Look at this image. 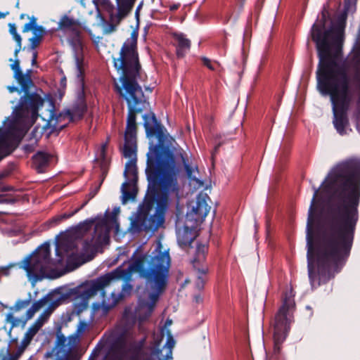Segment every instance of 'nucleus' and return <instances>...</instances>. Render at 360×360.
Masks as SVG:
<instances>
[{"label":"nucleus","mask_w":360,"mask_h":360,"mask_svg":"<svg viewBox=\"0 0 360 360\" xmlns=\"http://www.w3.org/2000/svg\"><path fill=\"white\" fill-rule=\"evenodd\" d=\"M207 272V269H202V273H206Z\"/></svg>","instance_id":"4c0bfd02"},{"label":"nucleus","mask_w":360,"mask_h":360,"mask_svg":"<svg viewBox=\"0 0 360 360\" xmlns=\"http://www.w3.org/2000/svg\"><path fill=\"white\" fill-rule=\"evenodd\" d=\"M148 125H149V123H148L146 121H145V127H146V130L148 135Z\"/></svg>","instance_id":"2f4dec72"},{"label":"nucleus","mask_w":360,"mask_h":360,"mask_svg":"<svg viewBox=\"0 0 360 360\" xmlns=\"http://www.w3.org/2000/svg\"><path fill=\"white\" fill-rule=\"evenodd\" d=\"M108 308V306L105 304V301H103L101 304H94V311H98L100 309H103V311H105Z\"/></svg>","instance_id":"a878e982"},{"label":"nucleus","mask_w":360,"mask_h":360,"mask_svg":"<svg viewBox=\"0 0 360 360\" xmlns=\"http://www.w3.org/2000/svg\"><path fill=\"white\" fill-rule=\"evenodd\" d=\"M105 149H106V143H103L101 146L100 149L96 153V160L97 161L104 162H105Z\"/></svg>","instance_id":"4be33fe9"},{"label":"nucleus","mask_w":360,"mask_h":360,"mask_svg":"<svg viewBox=\"0 0 360 360\" xmlns=\"http://www.w3.org/2000/svg\"><path fill=\"white\" fill-rule=\"evenodd\" d=\"M49 155L44 153H38L33 158L34 165L39 172H41L44 167H45L49 160Z\"/></svg>","instance_id":"dca6fc26"},{"label":"nucleus","mask_w":360,"mask_h":360,"mask_svg":"<svg viewBox=\"0 0 360 360\" xmlns=\"http://www.w3.org/2000/svg\"><path fill=\"white\" fill-rule=\"evenodd\" d=\"M49 314L41 315L37 320L29 328L25 335V341L30 342L44 323L46 321Z\"/></svg>","instance_id":"ddd939ff"},{"label":"nucleus","mask_w":360,"mask_h":360,"mask_svg":"<svg viewBox=\"0 0 360 360\" xmlns=\"http://www.w3.org/2000/svg\"><path fill=\"white\" fill-rule=\"evenodd\" d=\"M10 32L13 35L15 41L18 43V48L15 51V55H17L18 53L20 51L21 47V37L17 33L15 27L13 25H10Z\"/></svg>","instance_id":"aec40b11"},{"label":"nucleus","mask_w":360,"mask_h":360,"mask_svg":"<svg viewBox=\"0 0 360 360\" xmlns=\"http://www.w3.org/2000/svg\"><path fill=\"white\" fill-rule=\"evenodd\" d=\"M66 338L60 332L57 334L56 347H63L65 345Z\"/></svg>","instance_id":"b1692460"},{"label":"nucleus","mask_w":360,"mask_h":360,"mask_svg":"<svg viewBox=\"0 0 360 360\" xmlns=\"http://www.w3.org/2000/svg\"><path fill=\"white\" fill-rule=\"evenodd\" d=\"M48 304H49V300L47 298H44V299L40 300L39 301H38L34 304V305L32 307L33 312H36V311H39L40 309L45 307Z\"/></svg>","instance_id":"5701e85b"},{"label":"nucleus","mask_w":360,"mask_h":360,"mask_svg":"<svg viewBox=\"0 0 360 360\" xmlns=\"http://www.w3.org/2000/svg\"><path fill=\"white\" fill-rule=\"evenodd\" d=\"M180 158L182 160V162L184 163L187 176L190 180L192 181H195L198 186H202L203 185L202 182H201L197 177V174H198L197 167L195 165H190L188 160L184 157L182 154L180 155Z\"/></svg>","instance_id":"4468645a"},{"label":"nucleus","mask_w":360,"mask_h":360,"mask_svg":"<svg viewBox=\"0 0 360 360\" xmlns=\"http://www.w3.org/2000/svg\"><path fill=\"white\" fill-rule=\"evenodd\" d=\"M5 15V14L0 13V18H4Z\"/></svg>","instance_id":"c9c22d12"},{"label":"nucleus","mask_w":360,"mask_h":360,"mask_svg":"<svg viewBox=\"0 0 360 360\" xmlns=\"http://www.w3.org/2000/svg\"><path fill=\"white\" fill-rule=\"evenodd\" d=\"M77 73H78V75H81L82 74V70H81V68H80L79 64L78 59L77 60Z\"/></svg>","instance_id":"c85d7f7f"},{"label":"nucleus","mask_w":360,"mask_h":360,"mask_svg":"<svg viewBox=\"0 0 360 360\" xmlns=\"http://www.w3.org/2000/svg\"><path fill=\"white\" fill-rule=\"evenodd\" d=\"M204 64L210 70H215V64H212L211 61L207 58L203 60Z\"/></svg>","instance_id":"bb28decb"},{"label":"nucleus","mask_w":360,"mask_h":360,"mask_svg":"<svg viewBox=\"0 0 360 360\" xmlns=\"http://www.w3.org/2000/svg\"><path fill=\"white\" fill-rule=\"evenodd\" d=\"M75 23L76 22L73 18L65 15L60 19L58 22V29L65 30L70 28L73 27Z\"/></svg>","instance_id":"a211bd4d"},{"label":"nucleus","mask_w":360,"mask_h":360,"mask_svg":"<svg viewBox=\"0 0 360 360\" xmlns=\"http://www.w3.org/2000/svg\"><path fill=\"white\" fill-rule=\"evenodd\" d=\"M179 170L174 155L167 153L159 164L160 191L155 198L156 216L159 221H162L163 215L167 209L169 202L179 198L176 182Z\"/></svg>","instance_id":"39448f33"},{"label":"nucleus","mask_w":360,"mask_h":360,"mask_svg":"<svg viewBox=\"0 0 360 360\" xmlns=\"http://www.w3.org/2000/svg\"><path fill=\"white\" fill-rule=\"evenodd\" d=\"M87 324L85 322H80L77 329V336H79L86 330Z\"/></svg>","instance_id":"393cba45"},{"label":"nucleus","mask_w":360,"mask_h":360,"mask_svg":"<svg viewBox=\"0 0 360 360\" xmlns=\"http://www.w3.org/2000/svg\"><path fill=\"white\" fill-rule=\"evenodd\" d=\"M347 4V10L352 9V6L355 4L356 0H345Z\"/></svg>","instance_id":"cd10ccee"},{"label":"nucleus","mask_w":360,"mask_h":360,"mask_svg":"<svg viewBox=\"0 0 360 360\" xmlns=\"http://www.w3.org/2000/svg\"><path fill=\"white\" fill-rule=\"evenodd\" d=\"M196 262L200 263L198 260H197V261H195V262L194 261V263H196ZM194 266H196V264H194Z\"/></svg>","instance_id":"58836bf2"},{"label":"nucleus","mask_w":360,"mask_h":360,"mask_svg":"<svg viewBox=\"0 0 360 360\" xmlns=\"http://www.w3.org/2000/svg\"><path fill=\"white\" fill-rule=\"evenodd\" d=\"M197 225L186 219V225L177 231V239L181 245H188L193 242L196 237Z\"/></svg>","instance_id":"9d476101"},{"label":"nucleus","mask_w":360,"mask_h":360,"mask_svg":"<svg viewBox=\"0 0 360 360\" xmlns=\"http://www.w3.org/2000/svg\"><path fill=\"white\" fill-rule=\"evenodd\" d=\"M292 292L284 297L283 304L279 309L274 323V338L276 344L282 342L285 338L291 321L290 310L294 306Z\"/></svg>","instance_id":"6e6552de"},{"label":"nucleus","mask_w":360,"mask_h":360,"mask_svg":"<svg viewBox=\"0 0 360 360\" xmlns=\"http://www.w3.org/2000/svg\"><path fill=\"white\" fill-rule=\"evenodd\" d=\"M6 270V267H1L0 268V272H4Z\"/></svg>","instance_id":"72a5a7b5"},{"label":"nucleus","mask_w":360,"mask_h":360,"mask_svg":"<svg viewBox=\"0 0 360 360\" xmlns=\"http://www.w3.org/2000/svg\"><path fill=\"white\" fill-rule=\"evenodd\" d=\"M170 262L169 250L158 242L150 255L144 256L131 265L127 272L118 269L101 277L84 296L91 297L115 281L126 278L129 274L139 273L141 277L146 279L147 289L143 293L139 290L140 297L136 313L145 319L152 313L160 293L166 286Z\"/></svg>","instance_id":"7ed1b4c3"},{"label":"nucleus","mask_w":360,"mask_h":360,"mask_svg":"<svg viewBox=\"0 0 360 360\" xmlns=\"http://www.w3.org/2000/svg\"><path fill=\"white\" fill-rule=\"evenodd\" d=\"M117 1L118 2V1H119V0H117Z\"/></svg>","instance_id":"ea45409f"},{"label":"nucleus","mask_w":360,"mask_h":360,"mask_svg":"<svg viewBox=\"0 0 360 360\" xmlns=\"http://www.w3.org/2000/svg\"><path fill=\"white\" fill-rule=\"evenodd\" d=\"M151 120L153 122H155V119L153 115H152V117H151Z\"/></svg>","instance_id":"f704fd0d"},{"label":"nucleus","mask_w":360,"mask_h":360,"mask_svg":"<svg viewBox=\"0 0 360 360\" xmlns=\"http://www.w3.org/2000/svg\"><path fill=\"white\" fill-rule=\"evenodd\" d=\"M34 24H35L34 20L31 21L28 23H26L22 29V31L24 32H27L30 30H33L34 37L30 39L32 47H35L39 44V43L41 40L42 32H43L41 28H39V29L34 28Z\"/></svg>","instance_id":"2eb2a0df"},{"label":"nucleus","mask_w":360,"mask_h":360,"mask_svg":"<svg viewBox=\"0 0 360 360\" xmlns=\"http://www.w3.org/2000/svg\"><path fill=\"white\" fill-rule=\"evenodd\" d=\"M36 59H37V53L35 52H34L33 53V58H32V64H34L36 63Z\"/></svg>","instance_id":"7c9ffc66"},{"label":"nucleus","mask_w":360,"mask_h":360,"mask_svg":"<svg viewBox=\"0 0 360 360\" xmlns=\"http://www.w3.org/2000/svg\"><path fill=\"white\" fill-rule=\"evenodd\" d=\"M172 320H167V321H166L165 325H166V326L169 327V326H170L172 325Z\"/></svg>","instance_id":"473e14b6"},{"label":"nucleus","mask_w":360,"mask_h":360,"mask_svg":"<svg viewBox=\"0 0 360 360\" xmlns=\"http://www.w3.org/2000/svg\"><path fill=\"white\" fill-rule=\"evenodd\" d=\"M210 207L207 205L205 198L201 195L198 196L195 205H193L191 210L187 213L186 219L188 221L198 224L207 215Z\"/></svg>","instance_id":"1a4fd4ad"},{"label":"nucleus","mask_w":360,"mask_h":360,"mask_svg":"<svg viewBox=\"0 0 360 360\" xmlns=\"http://www.w3.org/2000/svg\"><path fill=\"white\" fill-rule=\"evenodd\" d=\"M174 43L178 57H183L190 49V41L182 33H174Z\"/></svg>","instance_id":"f8f14e48"},{"label":"nucleus","mask_w":360,"mask_h":360,"mask_svg":"<svg viewBox=\"0 0 360 360\" xmlns=\"http://www.w3.org/2000/svg\"><path fill=\"white\" fill-rule=\"evenodd\" d=\"M136 49V39L131 37L123 45L120 57L114 59V66L119 74L118 79H115V89L127 101L129 109L122 148L124 156L129 159L126 164L124 175L130 174L134 177L136 175V153L135 112L140 110L137 105L145 101L141 88L136 82L139 65Z\"/></svg>","instance_id":"20e7f679"},{"label":"nucleus","mask_w":360,"mask_h":360,"mask_svg":"<svg viewBox=\"0 0 360 360\" xmlns=\"http://www.w3.org/2000/svg\"><path fill=\"white\" fill-rule=\"evenodd\" d=\"M21 110L25 108L22 112V115L28 117L31 115L34 117L39 110H40V116L46 121L49 125L54 124L56 115L53 112V105L49 98L43 99L37 94L32 95L28 98H25L20 102Z\"/></svg>","instance_id":"0eeeda50"},{"label":"nucleus","mask_w":360,"mask_h":360,"mask_svg":"<svg viewBox=\"0 0 360 360\" xmlns=\"http://www.w3.org/2000/svg\"><path fill=\"white\" fill-rule=\"evenodd\" d=\"M359 197L360 170L347 163L335 167L315 190L307 220L310 279L316 269L337 265L348 255Z\"/></svg>","instance_id":"f257e3e1"},{"label":"nucleus","mask_w":360,"mask_h":360,"mask_svg":"<svg viewBox=\"0 0 360 360\" xmlns=\"http://www.w3.org/2000/svg\"><path fill=\"white\" fill-rule=\"evenodd\" d=\"M207 250V247L205 245H199L197 248V257L195 259V261H198L199 262H202L205 260V253Z\"/></svg>","instance_id":"412c9836"},{"label":"nucleus","mask_w":360,"mask_h":360,"mask_svg":"<svg viewBox=\"0 0 360 360\" xmlns=\"http://www.w3.org/2000/svg\"><path fill=\"white\" fill-rule=\"evenodd\" d=\"M4 356L0 355V360H4Z\"/></svg>","instance_id":"e433bc0d"},{"label":"nucleus","mask_w":360,"mask_h":360,"mask_svg":"<svg viewBox=\"0 0 360 360\" xmlns=\"http://www.w3.org/2000/svg\"><path fill=\"white\" fill-rule=\"evenodd\" d=\"M50 247L43 244L30 257L26 258L20 266L25 270L30 281L35 283L46 274L49 264Z\"/></svg>","instance_id":"423d86ee"},{"label":"nucleus","mask_w":360,"mask_h":360,"mask_svg":"<svg viewBox=\"0 0 360 360\" xmlns=\"http://www.w3.org/2000/svg\"><path fill=\"white\" fill-rule=\"evenodd\" d=\"M174 346V340L169 335L167 342L162 349L157 350L153 354V360H169L172 358V348Z\"/></svg>","instance_id":"9b49d317"},{"label":"nucleus","mask_w":360,"mask_h":360,"mask_svg":"<svg viewBox=\"0 0 360 360\" xmlns=\"http://www.w3.org/2000/svg\"><path fill=\"white\" fill-rule=\"evenodd\" d=\"M7 89H8V91H9L10 92H14V91H17V90H18V89H17L16 87L11 86H8L7 87Z\"/></svg>","instance_id":"c756f323"},{"label":"nucleus","mask_w":360,"mask_h":360,"mask_svg":"<svg viewBox=\"0 0 360 360\" xmlns=\"http://www.w3.org/2000/svg\"><path fill=\"white\" fill-rule=\"evenodd\" d=\"M11 69L14 71V77L19 83H22V73L20 69V63L18 60H15L11 65Z\"/></svg>","instance_id":"6ab92c4d"},{"label":"nucleus","mask_w":360,"mask_h":360,"mask_svg":"<svg viewBox=\"0 0 360 360\" xmlns=\"http://www.w3.org/2000/svg\"><path fill=\"white\" fill-rule=\"evenodd\" d=\"M134 186L132 183L124 182L122 186V202L123 203H126L129 200H132L135 198V192L132 191L131 192L128 191L130 187Z\"/></svg>","instance_id":"f3484780"},{"label":"nucleus","mask_w":360,"mask_h":360,"mask_svg":"<svg viewBox=\"0 0 360 360\" xmlns=\"http://www.w3.org/2000/svg\"><path fill=\"white\" fill-rule=\"evenodd\" d=\"M343 32L342 23L324 33L316 25L311 30V37L316 42L320 60L317 71L318 89L321 94L330 96L334 125L340 134L345 132L346 120L343 115L338 114V110L346 100L347 79L344 71L338 66L336 59L340 52Z\"/></svg>","instance_id":"f03ea898"}]
</instances>
